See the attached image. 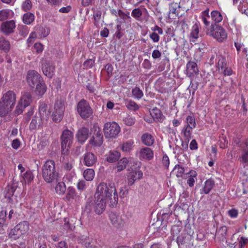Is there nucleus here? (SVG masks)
Returning a JSON list of instances; mask_svg holds the SVG:
<instances>
[{"label": "nucleus", "mask_w": 248, "mask_h": 248, "mask_svg": "<svg viewBox=\"0 0 248 248\" xmlns=\"http://www.w3.org/2000/svg\"><path fill=\"white\" fill-rule=\"evenodd\" d=\"M95 197H99L109 201L110 206L114 207L116 206L118 197L117 191L113 183H100L97 187Z\"/></svg>", "instance_id": "1"}, {"label": "nucleus", "mask_w": 248, "mask_h": 248, "mask_svg": "<svg viewBox=\"0 0 248 248\" xmlns=\"http://www.w3.org/2000/svg\"><path fill=\"white\" fill-rule=\"evenodd\" d=\"M16 101V95L8 91L3 95L0 101V116L4 117L13 108Z\"/></svg>", "instance_id": "2"}, {"label": "nucleus", "mask_w": 248, "mask_h": 248, "mask_svg": "<svg viewBox=\"0 0 248 248\" xmlns=\"http://www.w3.org/2000/svg\"><path fill=\"white\" fill-rule=\"evenodd\" d=\"M42 175L44 180L50 183L54 180L58 182L59 173L56 171L55 162L52 160H47L42 169Z\"/></svg>", "instance_id": "3"}, {"label": "nucleus", "mask_w": 248, "mask_h": 248, "mask_svg": "<svg viewBox=\"0 0 248 248\" xmlns=\"http://www.w3.org/2000/svg\"><path fill=\"white\" fill-rule=\"evenodd\" d=\"M206 34L220 42L224 41L227 37L225 29L217 24H212L207 30Z\"/></svg>", "instance_id": "4"}, {"label": "nucleus", "mask_w": 248, "mask_h": 248, "mask_svg": "<svg viewBox=\"0 0 248 248\" xmlns=\"http://www.w3.org/2000/svg\"><path fill=\"white\" fill-rule=\"evenodd\" d=\"M77 111L80 117L86 119L91 117L93 113L89 104L84 99H81L77 105Z\"/></svg>", "instance_id": "5"}, {"label": "nucleus", "mask_w": 248, "mask_h": 248, "mask_svg": "<svg viewBox=\"0 0 248 248\" xmlns=\"http://www.w3.org/2000/svg\"><path fill=\"white\" fill-rule=\"evenodd\" d=\"M104 131L106 137L115 138L120 131V127L114 122L107 123L104 125Z\"/></svg>", "instance_id": "6"}, {"label": "nucleus", "mask_w": 248, "mask_h": 248, "mask_svg": "<svg viewBox=\"0 0 248 248\" xmlns=\"http://www.w3.org/2000/svg\"><path fill=\"white\" fill-rule=\"evenodd\" d=\"M26 80L28 85L31 88L34 87L43 80L41 76L36 71L29 70L26 76Z\"/></svg>", "instance_id": "7"}, {"label": "nucleus", "mask_w": 248, "mask_h": 248, "mask_svg": "<svg viewBox=\"0 0 248 248\" xmlns=\"http://www.w3.org/2000/svg\"><path fill=\"white\" fill-rule=\"evenodd\" d=\"M62 98H57L54 104V111L52 114V120L56 123L62 120Z\"/></svg>", "instance_id": "8"}, {"label": "nucleus", "mask_w": 248, "mask_h": 248, "mask_svg": "<svg viewBox=\"0 0 248 248\" xmlns=\"http://www.w3.org/2000/svg\"><path fill=\"white\" fill-rule=\"evenodd\" d=\"M41 67L43 74L47 78H51L54 75L55 66L53 63L46 59L41 62Z\"/></svg>", "instance_id": "9"}, {"label": "nucleus", "mask_w": 248, "mask_h": 248, "mask_svg": "<svg viewBox=\"0 0 248 248\" xmlns=\"http://www.w3.org/2000/svg\"><path fill=\"white\" fill-rule=\"evenodd\" d=\"M17 187V185L16 183L8 184L5 187L4 191V197L7 199V202L9 203H13L14 198L16 199L17 197V195L15 194Z\"/></svg>", "instance_id": "10"}, {"label": "nucleus", "mask_w": 248, "mask_h": 248, "mask_svg": "<svg viewBox=\"0 0 248 248\" xmlns=\"http://www.w3.org/2000/svg\"><path fill=\"white\" fill-rule=\"evenodd\" d=\"M96 133L90 140L89 144L93 147H99L103 142V138L102 132L99 127L94 126Z\"/></svg>", "instance_id": "11"}, {"label": "nucleus", "mask_w": 248, "mask_h": 248, "mask_svg": "<svg viewBox=\"0 0 248 248\" xmlns=\"http://www.w3.org/2000/svg\"><path fill=\"white\" fill-rule=\"evenodd\" d=\"M15 28L16 23L13 20L3 22L0 26L1 31L6 35L13 33Z\"/></svg>", "instance_id": "12"}, {"label": "nucleus", "mask_w": 248, "mask_h": 248, "mask_svg": "<svg viewBox=\"0 0 248 248\" xmlns=\"http://www.w3.org/2000/svg\"><path fill=\"white\" fill-rule=\"evenodd\" d=\"M94 204V212L98 215L101 214L105 210L106 203L108 201L99 197H95Z\"/></svg>", "instance_id": "13"}, {"label": "nucleus", "mask_w": 248, "mask_h": 248, "mask_svg": "<svg viewBox=\"0 0 248 248\" xmlns=\"http://www.w3.org/2000/svg\"><path fill=\"white\" fill-rule=\"evenodd\" d=\"M137 155L140 160H150L153 158L154 152L151 148L144 147L140 149Z\"/></svg>", "instance_id": "14"}, {"label": "nucleus", "mask_w": 248, "mask_h": 248, "mask_svg": "<svg viewBox=\"0 0 248 248\" xmlns=\"http://www.w3.org/2000/svg\"><path fill=\"white\" fill-rule=\"evenodd\" d=\"M143 173L142 171L140 170H134L130 172L127 178V183L128 185L132 186L135 181L141 179Z\"/></svg>", "instance_id": "15"}, {"label": "nucleus", "mask_w": 248, "mask_h": 248, "mask_svg": "<svg viewBox=\"0 0 248 248\" xmlns=\"http://www.w3.org/2000/svg\"><path fill=\"white\" fill-rule=\"evenodd\" d=\"M73 140V133L68 129H65L63 131V145H65V147H67L70 148Z\"/></svg>", "instance_id": "16"}, {"label": "nucleus", "mask_w": 248, "mask_h": 248, "mask_svg": "<svg viewBox=\"0 0 248 248\" xmlns=\"http://www.w3.org/2000/svg\"><path fill=\"white\" fill-rule=\"evenodd\" d=\"M89 129L88 128L83 127L78 129L76 134V138L78 142L83 143L89 137Z\"/></svg>", "instance_id": "17"}, {"label": "nucleus", "mask_w": 248, "mask_h": 248, "mask_svg": "<svg viewBox=\"0 0 248 248\" xmlns=\"http://www.w3.org/2000/svg\"><path fill=\"white\" fill-rule=\"evenodd\" d=\"M39 112L40 114V117L42 119L46 120L50 115V112L47 110V104L44 102H40L39 107Z\"/></svg>", "instance_id": "18"}, {"label": "nucleus", "mask_w": 248, "mask_h": 248, "mask_svg": "<svg viewBox=\"0 0 248 248\" xmlns=\"http://www.w3.org/2000/svg\"><path fill=\"white\" fill-rule=\"evenodd\" d=\"M97 161V157L92 153L88 152L84 155L83 158L84 164L88 166H93Z\"/></svg>", "instance_id": "19"}, {"label": "nucleus", "mask_w": 248, "mask_h": 248, "mask_svg": "<svg viewBox=\"0 0 248 248\" xmlns=\"http://www.w3.org/2000/svg\"><path fill=\"white\" fill-rule=\"evenodd\" d=\"M186 177H184L185 179H187V184L190 187H192L195 184V181L197 180V173L194 170H191L188 173H186Z\"/></svg>", "instance_id": "20"}, {"label": "nucleus", "mask_w": 248, "mask_h": 248, "mask_svg": "<svg viewBox=\"0 0 248 248\" xmlns=\"http://www.w3.org/2000/svg\"><path fill=\"white\" fill-rule=\"evenodd\" d=\"M32 101V96L29 92H25L22 96L19 103L24 105V108L29 106Z\"/></svg>", "instance_id": "21"}, {"label": "nucleus", "mask_w": 248, "mask_h": 248, "mask_svg": "<svg viewBox=\"0 0 248 248\" xmlns=\"http://www.w3.org/2000/svg\"><path fill=\"white\" fill-rule=\"evenodd\" d=\"M193 129V128H192V127L185 126L182 130V132L183 133L184 136L186 140L185 147L186 149H187L188 143L189 140L192 138V133Z\"/></svg>", "instance_id": "22"}, {"label": "nucleus", "mask_w": 248, "mask_h": 248, "mask_svg": "<svg viewBox=\"0 0 248 248\" xmlns=\"http://www.w3.org/2000/svg\"><path fill=\"white\" fill-rule=\"evenodd\" d=\"M150 114L154 119L159 122H162L165 118L161 111L156 108H153L150 111Z\"/></svg>", "instance_id": "23"}, {"label": "nucleus", "mask_w": 248, "mask_h": 248, "mask_svg": "<svg viewBox=\"0 0 248 248\" xmlns=\"http://www.w3.org/2000/svg\"><path fill=\"white\" fill-rule=\"evenodd\" d=\"M199 26L197 24L193 25L191 32L189 35L190 41L195 42L196 40L199 38Z\"/></svg>", "instance_id": "24"}, {"label": "nucleus", "mask_w": 248, "mask_h": 248, "mask_svg": "<svg viewBox=\"0 0 248 248\" xmlns=\"http://www.w3.org/2000/svg\"><path fill=\"white\" fill-rule=\"evenodd\" d=\"M15 227L17 229L21 235L26 233L29 229L28 222L25 221L19 223Z\"/></svg>", "instance_id": "25"}, {"label": "nucleus", "mask_w": 248, "mask_h": 248, "mask_svg": "<svg viewBox=\"0 0 248 248\" xmlns=\"http://www.w3.org/2000/svg\"><path fill=\"white\" fill-rule=\"evenodd\" d=\"M142 143L148 146H150L154 144V138L150 134L148 133H145L142 135L141 138Z\"/></svg>", "instance_id": "26"}, {"label": "nucleus", "mask_w": 248, "mask_h": 248, "mask_svg": "<svg viewBox=\"0 0 248 248\" xmlns=\"http://www.w3.org/2000/svg\"><path fill=\"white\" fill-rule=\"evenodd\" d=\"M180 6L179 4L176 2H172L169 4V16L174 15L175 16H178L179 15V11Z\"/></svg>", "instance_id": "27"}, {"label": "nucleus", "mask_w": 248, "mask_h": 248, "mask_svg": "<svg viewBox=\"0 0 248 248\" xmlns=\"http://www.w3.org/2000/svg\"><path fill=\"white\" fill-rule=\"evenodd\" d=\"M43 119H42L41 117L35 115L33 117L31 124H30L29 129L30 130H35L37 127L39 126L41 124V123Z\"/></svg>", "instance_id": "28"}, {"label": "nucleus", "mask_w": 248, "mask_h": 248, "mask_svg": "<svg viewBox=\"0 0 248 248\" xmlns=\"http://www.w3.org/2000/svg\"><path fill=\"white\" fill-rule=\"evenodd\" d=\"M35 86V93L36 94L42 96L46 91V87L44 80L42 81V82H41L40 84H37Z\"/></svg>", "instance_id": "29"}, {"label": "nucleus", "mask_w": 248, "mask_h": 248, "mask_svg": "<svg viewBox=\"0 0 248 248\" xmlns=\"http://www.w3.org/2000/svg\"><path fill=\"white\" fill-rule=\"evenodd\" d=\"M10 47L11 45L9 41L6 40L3 37H0V49L5 53H7L9 51Z\"/></svg>", "instance_id": "30"}, {"label": "nucleus", "mask_w": 248, "mask_h": 248, "mask_svg": "<svg viewBox=\"0 0 248 248\" xmlns=\"http://www.w3.org/2000/svg\"><path fill=\"white\" fill-rule=\"evenodd\" d=\"M215 186V182L212 179L207 180L205 183L202 191L205 194H208Z\"/></svg>", "instance_id": "31"}, {"label": "nucleus", "mask_w": 248, "mask_h": 248, "mask_svg": "<svg viewBox=\"0 0 248 248\" xmlns=\"http://www.w3.org/2000/svg\"><path fill=\"white\" fill-rule=\"evenodd\" d=\"M6 215L7 213L5 210H2L0 212V227L2 229L7 227L9 222Z\"/></svg>", "instance_id": "32"}, {"label": "nucleus", "mask_w": 248, "mask_h": 248, "mask_svg": "<svg viewBox=\"0 0 248 248\" xmlns=\"http://www.w3.org/2000/svg\"><path fill=\"white\" fill-rule=\"evenodd\" d=\"M120 153L117 151H110L107 155V160L109 162H114L118 160Z\"/></svg>", "instance_id": "33"}, {"label": "nucleus", "mask_w": 248, "mask_h": 248, "mask_svg": "<svg viewBox=\"0 0 248 248\" xmlns=\"http://www.w3.org/2000/svg\"><path fill=\"white\" fill-rule=\"evenodd\" d=\"M212 20L215 22V24L220 23L223 19V16L219 11L214 10L211 12Z\"/></svg>", "instance_id": "34"}, {"label": "nucleus", "mask_w": 248, "mask_h": 248, "mask_svg": "<svg viewBox=\"0 0 248 248\" xmlns=\"http://www.w3.org/2000/svg\"><path fill=\"white\" fill-rule=\"evenodd\" d=\"M240 162H241L244 167L248 166V146L243 150L241 156L239 158Z\"/></svg>", "instance_id": "35"}, {"label": "nucleus", "mask_w": 248, "mask_h": 248, "mask_svg": "<svg viewBox=\"0 0 248 248\" xmlns=\"http://www.w3.org/2000/svg\"><path fill=\"white\" fill-rule=\"evenodd\" d=\"M186 68L190 75L196 74L198 72L197 65L194 62H189L186 64Z\"/></svg>", "instance_id": "36"}, {"label": "nucleus", "mask_w": 248, "mask_h": 248, "mask_svg": "<svg viewBox=\"0 0 248 248\" xmlns=\"http://www.w3.org/2000/svg\"><path fill=\"white\" fill-rule=\"evenodd\" d=\"M23 22L26 24H31L34 20V15L31 12L24 14L22 18Z\"/></svg>", "instance_id": "37"}, {"label": "nucleus", "mask_w": 248, "mask_h": 248, "mask_svg": "<svg viewBox=\"0 0 248 248\" xmlns=\"http://www.w3.org/2000/svg\"><path fill=\"white\" fill-rule=\"evenodd\" d=\"M109 218L113 225L117 227L123 224V221L121 218L114 214H110L109 215Z\"/></svg>", "instance_id": "38"}, {"label": "nucleus", "mask_w": 248, "mask_h": 248, "mask_svg": "<svg viewBox=\"0 0 248 248\" xmlns=\"http://www.w3.org/2000/svg\"><path fill=\"white\" fill-rule=\"evenodd\" d=\"M95 175L94 171L92 169H87L83 172L84 178L87 181H92L93 180Z\"/></svg>", "instance_id": "39"}, {"label": "nucleus", "mask_w": 248, "mask_h": 248, "mask_svg": "<svg viewBox=\"0 0 248 248\" xmlns=\"http://www.w3.org/2000/svg\"><path fill=\"white\" fill-rule=\"evenodd\" d=\"M37 32L41 37H46L50 32V29L46 27H39L37 28Z\"/></svg>", "instance_id": "40"}, {"label": "nucleus", "mask_w": 248, "mask_h": 248, "mask_svg": "<svg viewBox=\"0 0 248 248\" xmlns=\"http://www.w3.org/2000/svg\"><path fill=\"white\" fill-rule=\"evenodd\" d=\"M128 163V160L126 158H123L121 159L117 163V165L116 166V168L117 169V171L120 172L123 170H124Z\"/></svg>", "instance_id": "41"}, {"label": "nucleus", "mask_w": 248, "mask_h": 248, "mask_svg": "<svg viewBox=\"0 0 248 248\" xmlns=\"http://www.w3.org/2000/svg\"><path fill=\"white\" fill-rule=\"evenodd\" d=\"M173 171H175L176 175L177 177H185L186 174H184L185 169L181 166L177 165H176L173 169Z\"/></svg>", "instance_id": "42"}, {"label": "nucleus", "mask_w": 248, "mask_h": 248, "mask_svg": "<svg viewBox=\"0 0 248 248\" xmlns=\"http://www.w3.org/2000/svg\"><path fill=\"white\" fill-rule=\"evenodd\" d=\"M218 62L217 63V67L218 70L220 71L223 70L226 67L227 62L226 59L222 56H219L218 58Z\"/></svg>", "instance_id": "43"}, {"label": "nucleus", "mask_w": 248, "mask_h": 248, "mask_svg": "<svg viewBox=\"0 0 248 248\" xmlns=\"http://www.w3.org/2000/svg\"><path fill=\"white\" fill-rule=\"evenodd\" d=\"M132 94L134 98L138 99L141 98L143 96V92L138 87H135L132 89Z\"/></svg>", "instance_id": "44"}, {"label": "nucleus", "mask_w": 248, "mask_h": 248, "mask_svg": "<svg viewBox=\"0 0 248 248\" xmlns=\"http://www.w3.org/2000/svg\"><path fill=\"white\" fill-rule=\"evenodd\" d=\"M21 236L17 229H16L15 227L11 229L9 233V237L15 240L18 239Z\"/></svg>", "instance_id": "45"}, {"label": "nucleus", "mask_w": 248, "mask_h": 248, "mask_svg": "<svg viewBox=\"0 0 248 248\" xmlns=\"http://www.w3.org/2000/svg\"><path fill=\"white\" fill-rule=\"evenodd\" d=\"M133 142L132 141H128L124 142L121 147V149L124 152H130L133 147Z\"/></svg>", "instance_id": "46"}, {"label": "nucleus", "mask_w": 248, "mask_h": 248, "mask_svg": "<svg viewBox=\"0 0 248 248\" xmlns=\"http://www.w3.org/2000/svg\"><path fill=\"white\" fill-rule=\"evenodd\" d=\"M186 124L185 126L194 128L196 126L195 118L192 116H188L186 118Z\"/></svg>", "instance_id": "47"}, {"label": "nucleus", "mask_w": 248, "mask_h": 248, "mask_svg": "<svg viewBox=\"0 0 248 248\" xmlns=\"http://www.w3.org/2000/svg\"><path fill=\"white\" fill-rule=\"evenodd\" d=\"M32 7V2L31 0H25L23 2L21 6L22 9L25 11L27 12L30 11Z\"/></svg>", "instance_id": "48"}, {"label": "nucleus", "mask_w": 248, "mask_h": 248, "mask_svg": "<svg viewBox=\"0 0 248 248\" xmlns=\"http://www.w3.org/2000/svg\"><path fill=\"white\" fill-rule=\"evenodd\" d=\"M248 2L245 0H243L240 2V4L238 6V10L242 14H245L248 16V12L246 9L248 6Z\"/></svg>", "instance_id": "49"}, {"label": "nucleus", "mask_w": 248, "mask_h": 248, "mask_svg": "<svg viewBox=\"0 0 248 248\" xmlns=\"http://www.w3.org/2000/svg\"><path fill=\"white\" fill-rule=\"evenodd\" d=\"M127 108L131 110L135 111L139 109V107L134 101L131 100L128 101L126 105Z\"/></svg>", "instance_id": "50"}, {"label": "nucleus", "mask_w": 248, "mask_h": 248, "mask_svg": "<svg viewBox=\"0 0 248 248\" xmlns=\"http://www.w3.org/2000/svg\"><path fill=\"white\" fill-rule=\"evenodd\" d=\"M75 196V189L71 187H69L67 189L66 199L70 201L71 199H74Z\"/></svg>", "instance_id": "51"}, {"label": "nucleus", "mask_w": 248, "mask_h": 248, "mask_svg": "<svg viewBox=\"0 0 248 248\" xmlns=\"http://www.w3.org/2000/svg\"><path fill=\"white\" fill-rule=\"evenodd\" d=\"M33 178L34 177L32 173L30 170L27 171L24 174V179L28 184L31 183V182L33 180Z\"/></svg>", "instance_id": "52"}, {"label": "nucleus", "mask_w": 248, "mask_h": 248, "mask_svg": "<svg viewBox=\"0 0 248 248\" xmlns=\"http://www.w3.org/2000/svg\"><path fill=\"white\" fill-rule=\"evenodd\" d=\"M124 122L126 125L128 126H131L135 124V119L133 117L127 116V117L124 118Z\"/></svg>", "instance_id": "53"}, {"label": "nucleus", "mask_w": 248, "mask_h": 248, "mask_svg": "<svg viewBox=\"0 0 248 248\" xmlns=\"http://www.w3.org/2000/svg\"><path fill=\"white\" fill-rule=\"evenodd\" d=\"M228 140L225 136H222L220 137L219 140V145L220 148L224 149L227 147Z\"/></svg>", "instance_id": "54"}, {"label": "nucleus", "mask_w": 248, "mask_h": 248, "mask_svg": "<svg viewBox=\"0 0 248 248\" xmlns=\"http://www.w3.org/2000/svg\"><path fill=\"white\" fill-rule=\"evenodd\" d=\"M9 11L7 10H2L0 11V21H3L8 18Z\"/></svg>", "instance_id": "55"}, {"label": "nucleus", "mask_w": 248, "mask_h": 248, "mask_svg": "<svg viewBox=\"0 0 248 248\" xmlns=\"http://www.w3.org/2000/svg\"><path fill=\"white\" fill-rule=\"evenodd\" d=\"M129 12H128L127 14H125L121 10H119L118 11V15L121 18L123 19L124 21H125L128 19H130V17L129 16Z\"/></svg>", "instance_id": "56"}, {"label": "nucleus", "mask_w": 248, "mask_h": 248, "mask_svg": "<svg viewBox=\"0 0 248 248\" xmlns=\"http://www.w3.org/2000/svg\"><path fill=\"white\" fill-rule=\"evenodd\" d=\"M93 204L94 205L93 203L92 202V201H89V199H88L85 207L84 212L87 213L88 214H90L92 211Z\"/></svg>", "instance_id": "57"}, {"label": "nucleus", "mask_w": 248, "mask_h": 248, "mask_svg": "<svg viewBox=\"0 0 248 248\" xmlns=\"http://www.w3.org/2000/svg\"><path fill=\"white\" fill-rule=\"evenodd\" d=\"M24 108V105H21L20 103L19 102L18 105L16 107V109L15 110V115H18L21 114L23 111Z\"/></svg>", "instance_id": "58"}, {"label": "nucleus", "mask_w": 248, "mask_h": 248, "mask_svg": "<svg viewBox=\"0 0 248 248\" xmlns=\"http://www.w3.org/2000/svg\"><path fill=\"white\" fill-rule=\"evenodd\" d=\"M150 38L154 43H157L160 40V37L158 34L155 32H152L149 34Z\"/></svg>", "instance_id": "59"}, {"label": "nucleus", "mask_w": 248, "mask_h": 248, "mask_svg": "<svg viewBox=\"0 0 248 248\" xmlns=\"http://www.w3.org/2000/svg\"><path fill=\"white\" fill-rule=\"evenodd\" d=\"M131 14L134 17L138 18L142 16V12L139 8H136L133 10Z\"/></svg>", "instance_id": "60"}, {"label": "nucleus", "mask_w": 248, "mask_h": 248, "mask_svg": "<svg viewBox=\"0 0 248 248\" xmlns=\"http://www.w3.org/2000/svg\"><path fill=\"white\" fill-rule=\"evenodd\" d=\"M248 243V239L242 236L239 241V248H245V245Z\"/></svg>", "instance_id": "61"}, {"label": "nucleus", "mask_w": 248, "mask_h": 248, "mask_svg": "<svg viewBox=\"0 0 248 248\" xmlns=\"http://www.w3.org/2000/svg\"><path fill=\"white\" fill-rule=\"evenodd\" d=\"M33 113V109L31 108L28 110V112H27L25 114L24 119L25 122L28 123L30 121L31 116L32 115Z\"/></svg>", "instance_id": "62"}, {"label": "nucleus", "mask_w": 248, "mask_h": 248, "mask_svg": "<svg viewBox=\"0 0 248 248\" xmlns=\"http://www.w3.org/2000/svg\"><path fill=\"white\" fill-rule=\"evenodd\" d=\"M220 72L222 73L225 76H231L233 73V71L231 68L226 67H225L223 70L220 71Z\"/></svg>", "instance_id": "63"}, {"label": "nucleus", "mask_w": 248, "mask_h": 248, "mask_svg": "<svg viewBox=\"0 0 248 248\" xmlns=\"http://www.w3.org/2000/svg\"><path fill=\"white\" fill-rule=\"evenodd\" d=\"M33 47L38 53L42 52L43 50V46L39 43H35Z\"/></svg>", "instance_id": "64"}]
</instances>
